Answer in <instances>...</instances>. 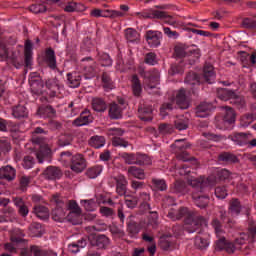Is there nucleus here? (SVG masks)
Segmentation results:
<instances>
[{"mask_svg":"<svg viewBox=\"0 0 256 256\" xmlns=\"http://www.w3.org/2000/svg\"><path fill=\"white\" fill-rule=\"evenodd\" d=\"M110 244L111 240L105 234H94L90 238V245H92V247H96L97 249L105 250Z\"/></svg>","mask_w":256,"mask_h":256,"instance_id":"4468645a","label":"nucleus"},{"mask_svg":"<svg viewBox=\"0 0 256 256\" xmlns=\"http://www.w3.org/2000/svg\"><path fill=\"white\" fill-rule=\"evenodd\" d=\"M95 118L93 117V114L91 113V110L84 109L79 117H77L75 120H73L72 125L73 127H84L85 125H91Z\"/></svg>","mask_w":256,"mask_h":256,"instance_id":"9b49d317","label":"nucleus"},{"mask_svg":"<svg viewBox=\"0 0 256 256\" xmlns=\"http://www.w3.org/2000/svg\"><path fill=\"white\" fill-rule=\"evenodd\" d=\"M29 10L32 13H35V15H39V13H45L47 11V3H45V1L38 0L29 6Z\"/></svg>","mask_w":256,"mask_h":256,"instance_id":"c03bdc74","label":"nucleus"},{"mask_svg":"<svg viewBox=\"0 0 256 256\" xmlns=\"http://www.w3.org/2000/svg\"><path fill=\"white\" fill-rule=\"evenodd\" d=\"M173 235L172 234H163L159 238V247L162 251H171L173 247Z\"/></svg>","mask_w":256,"mask_h":256,"instance_id":"2f4dec72","label":"nucleus"},{"mask_svg":"<svg viewBox=\"0 0 256 256\" xmlns=\"http://www.w3.org/2000/svg\"><path fill=\"white\" fill-rule=\"evenodd\" d=\"M15 177H17L15 168L11 167L10 165L0 168V181H13Z\"/></svg>","mask_w":256,"mask_h":256,"instance_id":"cd10ccee","label":"nucleus"},{"mask_svg":"<svg viewBox=\"0 0 256 256\" xmlns=\"http://www.w3.org/2000/svg\"><path fill=\"white\" fill-rule=\"evenodd\" d=\"M33 213L41 219V221H48L49 220V208L43 205H37L33 207Z\"/></svg>","mask_w":256,"mask_h":256,"instance_id":"72a5a7b5","label":"nucleus"},{"mask_svg":"<svg viewBox=\"0 0 256 256\" xmlns=\"http://www.w3.org/2000/svg\"><path fill=\"white\" fill-rule=\"evenodd\" d=\"M101 82L105 91H113V89H115V82H113V79H111V75H109V73H102Z\"/></svg>","mask_w":256,"mask_h":256,"instance_id":"a19ab883","label":"nucleus"},{"mask_svg":"<svg viewBox=\"0 0 256 256\" xmlns=\"http://www.w3.org/2000/svg\"><path fill=\"white\" fill-rule=\"evenodd\" d=\"M167 181L161 178H152L151 179V189L152 191H167Z\"/></svg>","mask_w":256,"mask_h":256,"instance_id":"e433bc0d","label":"nucleus"},{"mask_svg":"<svg viewBox=\"0 0 256 256\" xmlns=\"http://www.w3.org/2000/svg\"><path fill=\"white\" fill-rule=\"evenodd\" d=\"M44 61L47 67H49V69H52V71H55V69H57V56L55 55V50H53V48H46L44 54Z\"/></svg>","mask_w":256,"mask_h":256,"instance_id":"412c9836","label":"nucleus"},{"mask_svg":"<svg viewBox=\"0 0 256 256\" xmlns=\"http://www.w3.org/2000/svg\"><path fill=\"white\" fill-rule=\"evenodd\" d=\"M91 107L96 113H105L109 108L107 101L101 97H94L91 101Z\"/></svg>","mask_w":256,"mask_h":256,"instance_id":"b1692460","label":"nucleus"},{"mask_svg":"<svg viewBox=\"0 0 256 256\" xmlns=\"http://www.w3.org/2000/svg\"><path fill=\"white\" fill-rule=\"evenodd\" d=\"M171 147L174 149V153H177V159L179 161H193L197 163V159L195 157H189V153L186 151L187 149H191V142H188L187 139L175 140Z\"/></svg>","mask_w":256,"mask_h":256,"instance_id":"f03ea898","label":"nucleus"},{"mask_svg":"<svg viewBox=\"0 0 256 256\" xmlns=\"http://www.w3.org/2000/svg\"><path fill=\"white\" fill-rule=\"evenodd\" d=\"M217 97L221 101H231L234 103V105H237V107H243L245 105V100L243 97L237 94L235 90H231L228 88H218L217 89Z\"/></svg>","mask_w":256,"mask_h":256,"instance_id":"39448f33","label":"nucleus"},{"mask_svg":"<svg viewBox=\"0 0 256 256\" xmlns=\"http://www.w3.org/2000/svg\"><path fill=\"white\" fill-rule=\"evenodd\" d=\"M24 63L26 67L33 65V42L29 39L24 43Z\"/></svg>","mask_w":256,"mask_h":256,"instance_id":"5701e85b","label":"nucleus"},{"mask_svg":"<svg viewBox=\"0 0 256 256\" xmlns=\"http://www.w3.org/2000/svg\"><path fill=\"white\" fill-rule=\"evenodd\" d=\"M174 102H176V105L182 110L190 107L189 101L187 100V90H185V88H180L178 90Z\"/></svg>","mask_w":256,"mask_h":256,"instance_id":"a211bd4d","label":"nucleus"},{"mask_svg":"<svg viewBox=\"0 0 256 256\" xmlns=\"http://www.w3.org/2000/svg\"><path fill=\"white\" fill-rule=\"evenodd\" d=\"M215 181H227L231 177V171L222 168L214 173Z\"/></svg>","mask_w":256,"mask_h":256,"instance_id":"603ef678","label":"nucleus"},{"mask_svg":"<svg viewBox=\"0 0 256 256\" xmlns=\"http://www.w3.org/2000/svg\"><path fill=\"white\" fill-rule=\"evenodd\" d=\"M0 151L1 153H9L11 151V142L8 140H0Z\"/></svg>","mask_w":256,"mask_h":256,"instance_id":"338daca9","label":"nucleus"},{"mask_svg":"<svg viewBox=\"0 0 256 256\" xmlns=\"http://www.w3.org/2000/svg\"><path fill=\"white\" fill-rule=\"evenodd\" d=\"M138 117L140 121H153V107L149 105H140L138 107Z\"/></svg>","mask_w":256,"mask_h":256,"instance_id":"4be33fe9","label":"nucleus"},{"mask_svg":"<svg viewBox=\"0 0 256 256\" xmlns=\"http://www.w3.org/2000/svg\"><path fill=\"white\" fill-rule=\"evenodd\" d=\"M177 211L178 221L183 219V217H187L185 223H189L193 219V214L189 212V208L187 207H180Z\"/></svg>","mask_w":256,"mask_h":256,"instance_id":"864d4df0","label":"nucleus"},{"mask_svg":"<svg viewBox=\"0 0 256 256\" xmlns=\"http://www.w3.org/2000/svg\"><path fill=\"white\" fill-rule=\"evenodd\" d=\"M175 129L185 131L189 129V119H178L174 122Z\"/></svg>","mask_w":256,"mask_h":256,"instance_id":"bf43d9fd","label":"nucleus"},{"mask_svg":"<svg viewBox=\"0 0 256 256\" xmlns=\"http://www.w3.org/2000/svg\"><path fill=\"white\" fill-rule=\"evenodd\" d=\"M215 68L211 64H206L203 68V77L206 83L211 85L215 81Z\"/></svg>","mask_w":256,"mask_h":256,"instance_id":"473e14b6","label":"nucleus"},{"mask_svg":"<svg viewBox=\"0 0 256 256\" xmlns=\"http://www.w3.org/2000/svg\"><path fill=\"white\" fill-rule=\"evenodd\" d=\"M73 143V135L69 133L60 134L57 138L58 147H67Z\"/></svg>","mask_w":256,"mask_h":256,"instance_id":"09e8293b","label":"nucleus"},{"mask_svg":"<svg viewBox=\"0 0 256 256\" xmlns=\"http://www.w3.org/2000/svg\"><path fill=\"white\" fill-rule=\"evenodd\" d=\"M113 180L116 183V193L120 197H123L125 193H127V185H129V181L127 180V177L123 174H119L117 176L113 177Z\"/></svg>","mask_w":256,"mask_h":256,"instance_id":"f3484780","label":"nucleus"},{"mask_svg":"<svg viewBox=\"0 0 256 256\" xmlns=\"http://www.w3.org/2000/svg\"><path fill=\"white\" fill-rule=\"evenodd\" d=\"M131 83L134 97H141V93H143V86L141 85V80H139V76H137V74L132 75Z\"/></svg>","mask_w":256,"mask_h":256,"instance_id":"c9c22d12","label":"nucleus"},{"mask_svg":"<svg viewBox=\"0 0 256 256\" xmlns=\"http://www.w3.org/2000/svg\"><path fill=\"white\" fill-rule=\"evenodd\" d=\"M112 146L113 147H124V149H126V147H129V141H127L119 136H115L112 138Z\"/></svg>","mask_w":256,"mask_h":256,"instance_id":"052dcab7","label":"nucleus"},{"mask_svg":"<svg viewBox=\"0 0 256 256\" xmlns=\"http://www.w3.org/2000/svg\"><path fill=\"white\" fill-rule=\"evenodd\" d=\"M140 76L143 77L145 83L149 89H155L157 83H159V70L157 68H152L150 70L142 69L140 70Z\"/></svg>","mask_w":256,"mask_h":256,"instance_id":"6e6552de","label":"nucleus"},{"mask_svg":"<svg viewBox=\"0 0 256 256\" xmlns=\"http://www.w3.org/2000/svg\"><path fill=\"white\" fill-rule=\"evenodd\" d=\"M175 98H172L169 100V102H164L161 106H160V115L161 117H167L169 116V113H171V111H173V109H175Z\"/></svg>","mask_w":256,"mask_h":256,"instance_id":"79ce46f5","label":"nucleus"},{"mask_svg":"<svg viewBox=\"0 0 256 256\" xmlns=\"http://www.w3.org/2000/svg\"><path fill=\"white\" fill-rule=\"evenodd\" d=\"M120 159H122L125 165H135L137 154L135 153H128V152H121L119 153Z\"/></svg>","mask_w":256,"mask_h":256,"instance_id":"3c124183","label":"nucleus"},{"mask_svg":"<svg viewBox=\"0 0 256 256\" xmlns=\"http://www.w3.org/2000/svg\"><path fill=\"white\" fill-rule=\"evenodd\" d=\"M215 195L218 199H225L227 197V187L218 186L215 188Z\"/></svg>","mask_w":256,"mask_h":256,"instance_id":"e2e57ef3","label":"nucleus"},{"mask_svg":"<svg viewBox=\"0 0 256 256\" xmlns=\"http://www.w3.org/2000/svg\"><path fill=\"white\" fill-rule=\"evenodd\" d=\"M68 210L70 211L67 215V221L68 223H73L75 225V217L73 215H76V217H79L81 215V207H79V204H77V201L70 200L68 202Z\"/></svg>","mask_w":256,"mask_h":256,"instance_id":"aec40b11","label":"nucleus"},{"mask_svg":"<svg viewBox=\"0 0 256 256\" xmlns=\"http://www.w3.org/2000/svg\"><path fill=\"white\" fill-rule=\"evenodd\" d=\"M141 229H143V225L141 223H137L133 220L127 223V233L131 239H137V235L141 233Z\"/></svg>","mask_w":256,"mask_h":256,"instance_id":"c85d7f7f","label":"nucleus"},{"mask_svg":"<svg viewBox=\"0 0 256 256\" xmlns=\"http://www.w3.org/2000/svg\"><path fill=\"white\" fill-rule=\"evenodd\" d=\"M218 161L220 163H225V165H236V163H239V157L231 152H221L218 155Z\"/></svg>","mask_w":256,"mask_h":256,"instance_id":"a878e982","label":"nucleus"},{"mask_svg":"<svg viewBox=\"0 0 256 256\" xmlns=\"http://www.w3.org/2000/svg\"><path fill=\"white\" fill-rule=\"evenodd\" d=\"M153 160H151V157L147 154H143L140 152L136 153V164L139 165V167H143L145 165H152Z\"/></svg>","mask_w":256,"mask_h":256,"instance_id":"8fccbe9b","label":"nucleus"},{"mask_svg":"<svg viewBox=\"0 0 256 256\" xmlns=\"http://www.w3.org/2000/svg\"><path fill=\"white\" fill-rule=\"evenodd\" d=\"M251 137H253V135L249 132H234L228 136V139L233 141L234 145H237L238 147H245L249 143Z\"/></svg>","mask_w":256,"mask_h":256,"instance_id":"ddd939ff","label":"nucleus"},{"mask_svg":"<svg viewBox=\"0 0 256 256\" xmlns=\"http://www.w3.org/2000/svg\"><path fill=\"white\" fill-rule=\"evenodd\" d=\"M184 82L186 85H191L192 89H195V87L201 85V75L197 72L190 71L186 74Z\"/></svg>","mask_w":256,"mask_h":256,"instance_id":"c756f323","label":"nucleus"},{"mask_svg":"<svg viewBox=\"0 0 256 256\" xmlns=\"http://www.w3.org/2000/svg\"><path fill=\"white\" fill-rule=\"evenodd\" d=\"M102 17L117 19L119 17H125V13L119 10H102Z\"/></svg>","mask_w":256,"mask_h":256,"instance_id":"5fc2aeb1","label":"nucleus"},{"mask_svg":"<svg viewBox=\"0 0 256 256\" xmlns=\"http://www.w3.org/2000/svg\"><path fill=\"white\" fill-rule=\"evenodd\" d=\"M105 143H107L105 136L94 135L88 140V144L94 149H101V147H105Z\"/></svg>","mask_w":256,"mask_h":256,"instance_id":"4c0bfd02","label":"nucleus"},{"mask_svg":"<svg viewBox=\"0 0 256 256\" xmlns=\"http://www.w3.org/2000/svg\"><path fill=\"white\" fill-rule=\"evenodd\" d=\"M68 87L72 89H77L81 85V75L77 72H70L67 74Z\"/></svg>","mask_w":256,"mask_h":256,"instance_id":"f704fd0d","label":"nucleus"},{"mask_svg":"<svg viewBox=\"0 0 256 256\" xmlns=\"http://www.w3.org/2000/svg\"><path fill=\"white\" fill-rule=\"evenodd\" d=\"M32 143L33 145H38L36 151V158L38 160V163H43L45 159L51 158L52 151L49 147V144L45 142V138L41 136H32Z\"/></svg>","mask_w":256,"mask_h":256,"instance_id":"7ed1b4c3","label":"nucleus"},{"mask_svg":"<svg viewBox=\"0 0 256 256\" xmlns=\"http://www.w3.org/2000/svg\"><path fill=\"white\" fill-rule=\"evenodd\" d=\"M12 115L15 119H25L29 117V111L24 105H17L12 108Z\"/></svg>","mask_w":256,"mask_h":256,"instance_id":"ea45409f","label":"nucleus"},{"mask_svg":"<svg viewBox=\"0 0 256 256\" xmlns=\"http://www.w3.org/2000/svg\"><path fill=\"white\" fill-rule=\"evenodd\" d=\"M139 19H173L171 15H168L166 11L150 10L146 12H137Z\"/></svg>","mask_w":256,"mask_h":256,"instance_id":"2eb2a0df","label":"nucleus"},{"mask_svg":"<svg viewBox=\"0 0 256 256\" xmlns=\"http://www.w3.org/2000/svg\"><path fill=\"white\" fill-rule=\"evenodd\" d=\"M108 117L111 121H119V119H123V109L119 107L117 102H112L108 105Z\"/></svg>","mask_w":256,"mask_h":256,"instance_id":"6ab92c4d","label":"nucleus"},{"mask_svg":"<svg viewBox=\"0 0 256 256\" xmlns=\"http://www.w3.org/2000/svg\"><path fill=\"white\" fill-rule=\"evenodd\" d=\"M144 37L149 47L152 49H157V47L161 46L163 32L159 30H147Z\"/></svg>","mask_w":256,"mask_h":256,"instance_id":"1a4fd4ad","label":"nucleus"},{"mask_svg":"<svg viewBox=\"0 0 256 256\" xmlns=\"http://www.w3.org/2000/svg\"><path fill=\"white\" fill-rule=\"evenodd\" d=\"M203 226H207V219L203 216H197L192 223L186 227L187 233H197L198 235H202Z\"/></svg>","mask_w":256,"mask_h":256,"instance_id":"dca6fc26","label":"nucleus"},{"mask_svg":"<svg viewBox=\"0 0 256 256\" xmlns=\"http://www.w3.org/2000/svg\"><path fill=\"white\" fill-rule=\"evenodd\" d=\"M38 113L39 115H42V117L53 119V117L57 115V110H55L51 105H45L38 108Z\"/></svg>","mask_w":256,"mask_h":256,"instance_id":"37998d69","label":"nucleus"},{"mask_svg":"<svg viewBox=\"0 0 256 256\" xmlns=\"http://www.w3.org/2000/svg\"><path fill=\"white\" fill-rule=\"evenodd\" d=\"M29 183H31V178L28 176H22L20 178V191H27V188L29 187Z\"/></svg>","mask_w":256,"mask_h":256,"instance_id":"69168bd1","label":"nucleus"},{"mask_svg":"<svg viewBox=\"0 0 256 256\" xmlns=\"http://www.w3.org/2000/svg\"><path fill=\"white\" fill-rule=\"evenodd\" d=\"M190 185L195 189L194 193H192V199L196 207L199 209H205L209 205V187H207V180L204 178L190 180Z\"/></svg>","mask_w":256,"mask_h":256,"instance_id":"f257e3e1","label":"nucleus"},{"mask_svg":"<svg viewBox=\"0 0 256 256\" xmlns=\"http://www.w3.org/2000/svg\"><path fill=\"white\" fill-rule=\"evenodd\" d=\"M171 192L176 195H187L189 193V185L186 181L176 180L171 186Z\"/></svg>","mask_w":256,"mask_h":256,"instance_id":"393cba45","label":"nucleus"},{"mask_svg":"<svg viewBox=\"0 0 256 256\" xmlns=\"http://www.w3.org/2000/svg\"><path fill=\"white\" fill-rule=\"evenodd\" d=\"M194 245L196 249L203 251V249H207L209 247V240L200 236H196L194 240Z\"/></svg>","mask_w":256,"mask_h":256,"instance_id":"4d7b16f0","label":"nucleus"},{"mask_svg":"<svg viewBox=\"0 0 256 256\" xmlns=\"http://www.w3.org/2000/svg\"><path fill=\"white\" fill-rule=\"evenodd\" d=\"M97 57L101 67H113V59L108 53L98 52Z\"/></svg>","mask_w":256,"mask_h":256,"instance_id":"a18cd8bd","label":"nucleus"},{"mask_svg":"<svg viewBox=\"0 0 256 256\" xmlns=\"http://www.w3.org/2000/svg\"><path fill=\"white\" fill-rule=\"evenodd\" d=\"M53 221H56L57 223H64V221H67V214L65 212V209L61 207H56L52 210L51 213Z\"/></svg>","mask_w":256,"mask_h":256,"instance_id":"58836bf2","label":"nucleus"},{"mask_svg":"<svg viewBox=\"0 0 256 256\" xmlns=\"http://www.w3.org/2000/svg\"><path fill=\"white\" fill-rule=\"evenodd\" d=\"M69 167L73 173L79 175V173H83L87 169V159L81 153L74 154L70 158Z\"/></svg>","mask_w":256,"mask_h":256,"instance_id":"0eeeda50","label":"nucleus"},{"mask_svg":"<svg viewBox=\"0 0 256 256\" xmlns=\"http://www.w3.org/2000/svg\"><path fill=\"white\" fill-rule=\"evenodd\" d=\"M125 37L130 43H135L137 37H139V33L133 28H128L125 30Z\"/></svg>","mask_w":256,"mask_h":256,"instance_id":"13d9d810","label":"nucleus"},{"mask_svg":"<svg viewBox=\"0 0 256 256\" xmlns=\"http://www.w3.org/2000/svg\"><path fill=\"white\" fill-rule=\"evenodd\" d=\"M45 87L47 89V95L50 99H55V97L59 96V91L61 89V84L59 83V79L57 77L48 78L45 81Z\"/></svg>","mask_w":256,"mask_h":256,"instance_id":"f8f14e48","label":"nucleus"},{"mask_svg":"<svg viewBox=\"0 0 256 256\" xmlns=\"http://www.w3.org/2000/svg\"><path fill=\"white\" fill-rule=\"evenodd\" d=\"M144 63L146 65L155 66L159 63V60L157 59V54L155 52H148L144 56Z\"/></svg>","mask_w":256,"mask_h":256,"instance_id":"6e6d98bb","label":"nucleus"},{"mask_svg":"<svg viewBox=\"0 0 256 256\" xmlns=\"http://www.w3.org/2000/svg\"><path fill=\"white\" fill-rule=\"evenodd\" d=\"M41 176L46 181H59L63 177V171L57 166H48L44 169Z\"/></svg>","mask_w":256,"mask_h":256,"instance_id":"9d476101","label":"nucleus"},{"mask_svg":"<svg viewBox=\"0 0 256 256\" xmlns=\"http://www.w3.org/2000/svg\"><path fill=\"white\" fill-rule=\"evenodd\" d=\"M242 25L245 29H256V21L251 18H245Z\"/></svg>","mask_w":256,"mask_h":256,"instance_id":"774afa93","label":"nucleus"},{"mask_svg":"<svg viewBox=\"0 0 256 256\" xmlns=\"http://www.w3.org/2000/svg\"><path fill=\"white\" fill-rule=\"evenodd\" d=\"M101 173H103V166L94 165L86 170L85 175L86 177H88V179H97V177L101 175Z\"/></svg>","mask_w":256,"mask_h":256,"instance_id":"de8ad7c7","label":"nucleus"},{"mask_svg":"<svg viewBox=\"0 0 256 256\" xmlns=\"http://www.w3.org/2000/svg\"><path fill=\"white\" fill-rule=\"evenodd\" d=\"M28 83L33 97L45 95V81H43V77H41L39 72H31L29 74Z\"/></svg>","mask_w":256,"mask_h":256,"instance_id":"20e7f679","label":"nucleus"},{"mask_svg":"<svg viewBox=\"0 0 256 256\" xmlns=\"http://www.w3.org/2000/svg\"><path fill=\"white\" fill-rule=\"evenodd\" d=\"M237 114H235V110L231 107H226V112L222 119L217 122L216 127L221 131H227L233 129L235 125Z\"/></svg>","mask_w":256,"mask_h":256,"instance_id":"423d86ee","label":"nucleus"},{"mask_svg":"<svg viewBox=\"0 0 256 256\" xmlns=\"http://www.w3.org/2000/svg\"><path fill=\"white\" fill-rule=\"evenodd\" d=\"M169 75H179V73H183V66L181 64L174 63L170 66L168 71Z\"/></svg>","mask_w":256,"mask_h":256,"instance_id":"0e129e2a","label":"nucleus"},{"mask_svg":"<svg viewBox=\"0 0 256 256\" xmlns=\"http://www.w3.org/2000/svg\"><path fill=\"white\" fill-rule=\"evenodd\" d=\"M211 109H213V104L207 102L200 103L196 107V117L199 119H205V117H209Z\"/></svg>","mask_w":256,"mask_h":256,"instance_id":"bb28decb","label":"nucleus"},{"mask_svg":"<svg viewBox=\"0 0 256 256\" xmlns=\"http://www.w3.org/2000/svg\"><path fill=\"white\" fill-rule=\"evenodd\" d=\"M248 238L256 241V222L253 220L248 221Z\"/></svg>","mask_w":256,"mask_h":256,"instance_id":"680f3d73","label":"nucleus"},{"mask_svg":"<svg viewBox=\"0 0 256 256\" xmlns=\"http://www.w3.org/2000/svg\"><path fill=\"white\" fill-rule=\"evenodd\" d=\"M127 172H128V175H131L135 179H140L141 181H143L146 177L145 170L137 166L128 167Z\"/></svg>","mask_w":256,"mask_h":256,"instance_id":"49530a36","label":"nucleus"},{"mask_svg":"<svg viewBox=\"0 0 256 256\" xmlns=\"http://www.w3.org/2000/svg\"><path fill=\"white\" fill-rule=\"evenodd\" d=\"M242 209L243 206L241 205V201L238 198H232L228 208V211L232 217H239V215H241Z\"/></svg>","mask_w":256,"mask_h":256,"instance_id":"7c9ffc66","label":"nucleus"}]
</instances>
